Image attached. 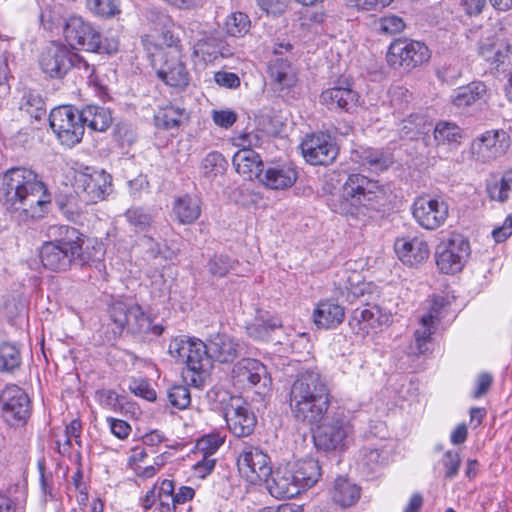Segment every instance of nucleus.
Listing matches in <instances>:
<instances>
[{
	"label": "nucleus",
	"mask_w": 512,
	"mask_h": 512,
	"mask_svg": "<svg viewBox=\"0 0 512 512\" xmlns=\"http://www.w3.org/2000/svg\"><path fill=\"white\" fill-rule=\"evenodd\" d=\"M441 463L445 468V477L453 479L458 474L461 465L460 454L456 451L449 450L444 453Z\"/></svg>",
	"instance_id": "58"
},
{
	"label": "nucleus",
	"mask_w": 512,
	"mask_h": 512,
	"mask_svg": "<svg viewBox=\"0 0 512 512\" xmlns=\"http://www.w3.org/2000/svg\"><path fill=\"white\" fill-rule=\"evenodd\" d=\"M83 127L86 125L93 131L103 132L107 130L112 123V116L107 108L88 105L80 112Z\"/></svg>",
	"instance_id": "35"
},
{
	"label": "nucleus",
	"mask_w": 512,
	"mask_h": 512,
	"mask_svg": "<svg viewBox=\"0 0 512 512\" xmlns=\"http://www.w3.org/2000/svg\"><path fill=\"white\" fill-rule=\"evenodd\" d=\"M169 19L163 17L162 26H156L150 33L142 37V43L152 58V53H158L159 50L167 51L173 48H181L178 44L179 39L174 37L173 33L168 29Z\"/></svg>",
	"instance_id": "29"
},
{
	"label": "nucleus",
	"mask_w": 512,
	"mask_h": 512,
	"mask_svg": "<svg viewBox=\"0 0 512 512\" xmlns=\"http://www.w3.org/2000/svg\"><path fill=\"white\" fill-rule=\"evenodd\" d=\"M108 313L115 325L114 333L121 334L127 330L131 334L159 336L163 332V327L153 325L150 316L136 302L117 300L109 306Z\"/></svg>",
	"instance_id": "5"
},
{
	"label": "nucleus",
	"mask_w": 512,
	"mask_h": 512,
	"mask_svg": "<svg viewBox=\"0 0 512 512\" xmlns=\"http://www.w3.org/2000/svg\"><path fill=\"white\" fill-rule=\"evenodd\" d=\"M73 52L60 42H50L39 55L41 70L51 78H62L73 67Z\"/></svg>",
	"instance_id": "19"
},
{
	"label": "nucleus",
	"mask_w": 512,
	"mask_h": 512,
	"mask_svg": "<svg viewBox=\"0 0 512 512\" xmlns=\"http://www.w3.org/2000/svg\"><path fill=\"white\" fill-rule=\"evenodd\" d=\"M447 301L442 296H436L430 301L428 311L421 317H430L429 321L437 325L444 317Z\"/></svg>",
	"instance_id": "59"
},
{
	"label": "nucleus",
	"mask_w": 512,
	"mask_h": 512,
	"mask_svg": "<svg viewBox=\"0 0 512 512\" xmlns=\"http://www.w3.org/2000/svg\"><path fill=\"white\" fill-rule=\"evenodd\" d=\"M250 28V18L240 11L230 13L223 24L225 33L231 37H243L249 32Z\"/></svg>",
	"instance_id": "44"
},
{
	"label": "nucleus",
	"mask_w": 512,
	"mask_h": 512,
	"mask_svg": "<svg viewBox=\"0 0 512 512\" xmlns=\"http://www.w3.org/2000/svg\"><path fill=\"white\" fill-rule=\"evenodd\" d=\"M470 244L461 234H451L436 248V264L445 274H454L462 270L470 256Z\"/></svg>",
	"instance_id": "11"
},
{
	"label": "nucleus",
	"mask_w": 512,
	"mask_h": 512,
	"mask_svg": "<svg viewBox=\"0 0 512 512\" xmlns=\"http://www.w3.org/2000/svg\"><path fill=\"white\" fill-rule=\"evenodd\" d=\"M0 201L7 210L26 221L43 217L51 199L35 171L13 167L0 175Z\"/></svg>",
	"instance_id": "2"
},
{
	"label": "nucleus",
	"mask_w": 512,
	"mask_h": 512,
	"mask_svg": "<svg viewBox=\"0 0 512 512\" xmlns=\"http://www.w3.org/2000/svg\"><path fill=\"white\" fill-rule=\"evenodd\" d=\"M334 285L336 290L350 301L364 296L371 289V284L364 281L360 272L347 269L337 273Z\"/></svg>",
	"instance_id": "28"
},
{
	"label": "nucleus",
	"mask_w": 512,
	"mask_h": 512,
	"mask_svg": "<svg viewBox=\"0 0 512 512\" xmlns=\"http://www.w3.org/2000/svg\"><path fill=\"white\" fill-rule=\"evenodd\" d=\"M168 353L177 362L185 364L186 370L183 372L185 383L201 388L212 368L207 340L204 342L196 337L177 336L171 339Z\"/></svg>",
	"instance_id": "4"
},
{
	"label": "nucleus",
	"mask_w": 512,
	"mask_h": 512,
	"mask_svg": "<svg viewBox=\"0 0 512 512\" xmlns=\"http://www.w3.org/2000/svg\"><path fill=\"white\" fill-rule=\"evenodd\" d=\"M330 390L323 376L314 370L297 374L289 391V407L299 422L317 425L315 445L325 451L344 450L354 433L351 422L342 412H335L326 419L330 404Z\"/></svg>",
	"instance_id": "1"
},
{
	"label": "nucleus",
	"mask_w": 512,
	"mask_h": 512,
	"mask_svg": "<svg viewBox=\"0 0 512 512\" xmlns=\"http://www.w3.org/2000/svg\"><path fill=\"white\" fill-rule=\"evenodd\" d=\"M106 420L109 424L111 433L115 437H117L120 440L128 438L132 430L128 422L113 417H107Z\"/></svg>",
	"instance_id": "63"
},
{
	"label": "nucleus",
	"mask_w": 512,
	"mask_h": 512,
	"mask_svg": "<svg viewBox=\"0 0 512 512\" xmlns=\"http://www.w3.org/2000/svg\"><path fill=\"white\" fill-rule=\"evenodd\" d=\"M232 143L239 149H253L261 144V136L256 131H243L232 137Z\"/></svg>",
	"instance_id": "56"
},
{
	"label": "nucleus",
	"mask_w": 512,
	"mask_h": 512,
	"mask_svg": "<svg viewBox=\"0 0 512 512\" xmlns=\"http://www.w3.org/2000/svg\"><path fill=\"white\" fill-rule=\"evenodd\" d=\"M213 122L221 127L228 129L233 126L237 120V114L232 110H213L212 111Z\"/></svg>",
	"instance_id": "62"
},
{
	"label": "nucleus",
	"mask_w": 512,
	"mask_h": 512,
	"mask_svg": "<svg viewBox=\"0 0 512 512\" xmlns=\"http://www.w3.org/2000/svg\"><path fill=\"white\" fill-rule=\"evenodd\" d=\"M394 250L399 260L411 267L424 263L430 255L427 241L420 236L398 237L394 243Z\"/></svg>",
	"instance_id": "21"
},
{
	"label": "nucleus",
	"mask_w": 512,
	"mask_h": 512,
	"mask_svg": "<svg viewBox=\"0 0 512 512\" xmlns=\"http://www.w3.org/2000/svg\"><path fill=\"white\" fill-rule=\"evenodd\" d=\"M385 321L387 316L377 305L364 304L352 311L349 327L354 334L365 337L376 332Z\"/></svg>",
	"instance_id": "22"
},
{
	"label": "nucleus",
	"mask_w": 512,
	"mask_h": 512,
	"mask_svg": "<svg viewBox=\"0 0 512 512\" xmlns=\"http://www.w3.org/2000/svg\"><path fill=\"white\" fill-rule=\"evenodd\" d=\"M227 161L221 153L212 151L208 153L201 161V172L209 179H213L224 173Z\"/></svg>",
	"instance_id": "48"
},
{
	"label": "nucleus",
	"mask_w": 512,
	"mask_h": 512,
	"mask_svg": "<svg viewBox=\"0 0 512 512\" xmlns=\"http://www.w3.org/2000/svg\"><path fill=\"white\" fill-rule=\"evenodd\" d=\"M230 408L225 411V419L230 431L237 437L249 436L255 428L256 417L246 404L231 398Z\"/></svg>",
	"instance_id": "25"
},
{
	"label": "nucleus",
	"mask_w": 512,
	"mask_h": 512,
	"mask_svg": "<svg viewBox=\"0 0 512 512\" xmlns=\"http://www.w3.org/2000/svg\"><path fill=\"white\" fill-rule=\"evenodd\" d=\"M186 116L185 109L174 105H167L159 109L154 119L157 127L168 130L179 127Z\"/></svg>",
	"instance_id": "42"
},
{
	"label": "nucleus",
	"mask_w": 512,
	"mask_h": 512,
	"mask_svg": "<svg viewBox=\"0 0 512 512\" xmlns=\"http://www.w3.org/2000/svg\"><path fill=\"white\" fill-rule=\"evenodd\" d=\"M301 151L304 159L311 165H329L338 154L334 140L325 133L306 136L301 143Z\"/></svg>",
	"instance_id": "20"
},
{
	"label": "nucleus",
	"mask_w": 512,
	"mask_h": 512,
	"mask_svg": "<svg viewBox=\"0 0 512 512\" xmlns=\"http://www.w3.org/2000/svg\"><path fill=\"white\" fill-rule=\"evenodd\" d=\"M239 473L250 483L256 484L271 474L269 456L259 447L245 444L237 457Z\"/></svg>",
	"instance_id": "15"
},
{
	"label": "nucleus",
	"mask_w": 512,
	"mask_h": 512,
	"mask_svg": "<svg viewBox=\"0 0 512 512\" xmlns=\"http://www.w3.org/2000/svg\"><path fill=\"white\" fill-rule=\"evenodd\" d=\"M214 80L218 85L229 89H235L240 86V78L233 72H216L214 75Z\"/></svg>",
	"instance_id": "64"
},
{
	"label": "nucleus",
	"mask_w": 512,
	"mask_h": 512,
	"mask_svg": "<svg viewBox=\"0 0 512 512\" xmlns=\"http://www.w3.org/2000/svg\"><path fill=\"white\" fill-rule=\"evenodd\" d=\"M268 72L272 82L279 90L289 89L297 83L296 72L286 59L276 58L271 61Z\"/></svg>",
	"instance_id": "33"
},
{
	"label": "nucleus",
	"mask_w": 512,
	"mask_h": 512,
	"mask_svg": "<svg viewBox=\"0 0 512 512\" xmlns=\"http://www.w3.org/2000/svg\"><path fill=\"white\" fill-rule=\"evenodd\" d=\"M288 465L278 467L275 471L263 481L266 482V488L269 493L277 498H293L300 494L299 488L295 483V478Z\"/></svg>",
	"instance_id": "27"
},
{
	"label": "nucleus",
	"mask_w": 512,
	"mask_h": 512,
	"mask_svg": "<svg viewBox=\"0 0 512 512\" xmlns=\"http://www.w3.org/2000/svg\"><path fill=\"white\" fill-rule=\"evenodd\" d=\"M319 101L329 110L352 112L359 105V95L349 85H336L322 91Z\"/></svg>",
	"instance_id": "24"
},
{
	"label": "nucleus",
	"mask_w": 512,
	"mask_h": 512,
	"mask_svg": "<svg viewBox=\"0 0 512 512\" xmlns=\"http://www.w3.org/2000/svg\"><path fill=\"white\" fill-rule=\"evenodd\" d=\"M152 67L157 77L166 85L184 89L190 82V73L184 60L182 48L152 53Z\"/></svg>",
	"instance_id": "6"
},
{
	"label": "nucleus",
	"mask_w": 512,
	"mask_h": 512,
	"mask_svg": "<svg viewBox=\"0 0 512 512\" xmlns=\"http://www.w3.org/2000/svg\"><path fill=\"white\" fill-rule=\"evenodd\" d=\"M234 263L228 256H215L209 262V270L214 276L223 277L233 268Z\"/></svg>",
	"instance_id": "60"
},
{
	"label": "nucleus",
	"mask_w": 512,
	"mask_h": 512,
	"mask_svg": "<svg viewBox=\"0 0 512 512\" xmlns=\"http://www.w3.org/2000/svg\"><path fill=\"white\" fill-rule=\"evenodd\" d=\"M21 364L18 348L10 343L0 344V372H12Z\"/></svg>",
	"instance_id": "49"
},
{
	"label": "nucleus",
	"mask_w": 512,
	"mask_h": 512,
	"mask_svg": "<svg viewBox=\"0 0 512 512\" xmlns=\"http://www.w3.org/2000/svg\"><path fill=\"white\" fill-rule=\"evenodd\" d=\"M20 109L35 120H40L46 115L44 99L34 92H27L23 95Z\"/></svg>",
	"instance_id": "47"
},
{
	"label": "nucleus",
	"mask_w": 512,
	"mask_h": 512,
	"mask_svg": "<svg viewBox=\"0 0 512 512\" xmlns=\"http://www.w3.org/2000/svg\"><path fill=\"white\" fill-rule=\"evenodd\" d=\"M49 124L61 144L67 147L79 143L84 135L80 113L70 105L52 109Z\"/></svg>",
	"instance_id": "8"
},
{
	"label": "nucleus",
	"mask_w": 512,
	"mask_h": 512,
	"mask_svg": "<svg viewBox=\"0 0 512 512\" xmlns=\"http://www.w3.org/2000/svg\"><path fill=\"white\" fill-rule=\"evenodd\" d=\"M40 22L44 29L52 31L61 24V15L51 7H45L40 13Z\"/></svg>",
	"instance_id": "61"
},
{
	"label": "nucleus",
	"mask_w": 512,
	"mask_h": 512,
	"mask_svg": "<svg viewBox=\"0 0 512 512\" xmlns=\"http://www.w3.org/2000/svg\"><path fill=\"white\" fill-rule=\"evenodd\" d=\"M233 165L248 180L258 179L263 170V162L253 149H239L233 156Z\"/></svg>",
	"instance_id": "32"
},
{
	"label": "nucleus",
	"mask_w": 512,
	"mask_h": 512,
	"mask_svg": "<svg viewBox=\"0 0 512 512\" xmlns=\"http://www.w3.org/2000/svg\"><path fill=\"white\" fill-rule=\"evenodd\" d=\"M375 28L381 34L393 35L404 30L405 22L399 16L387 15L375 22Z\"/></svg>",
	"instance_id": "51"
},
{
	"label": "nucleus",
	"mask_w": 512,
	"mask_h": 512,
	"mask_svg": "<svg viewBox=\"0 0 512 512\" xmlns=\"http://www.w3.org/2000/svg\"><path fill=\"white\" fill-rule=\"evenodd\" d=\"M511 49V43L502 29L483 36L478 44L479 56L495 69L510 62Z\"/></svg>",
	"instance_id": "18"
},
{
	"label": "nucleus",
	"mask_w": 512,
	"mask_h": 512,
	"mask_svg": "<svg viewBox=\"0 0 512 512\" xmlns=\"http://www.w3.org/2000/svg\"><path fill=\"white\" fill-rule=\"evenodd\" d=\"M384 461L383 451L378 447L364 446L357 457V466L365 474L375 472Z\"/></svg>",
	"instance_id": "41"
},
{
	"label": "nucleus",
	"mask_w": 512,
	"mask_h": 512,
	"mask_svg": "<svg viewBox=\"0 0 512 512\" xmlns=\"http://www.w3.org/2000/svg\"><path fill=\"white\" fill-rule=\"evenodd\" d=\"M355 154L362 166H366L374 171H382L389 165V159L382 152L375 149L362 148L359 151H355Z\"/></svg>",
	"instance_id": "46"
},
{
	"label": "nucleus",
	"mask_w": 512,
	"mask_h": 512,
	"mask_svg": "<svg viewBox=\"0 0 512 512\" xmlns=\"http://www.w3.org/2000/svg\"><path fill=\"white\" fill-rule=\"evenodd\" d=\"M73 187L75 192L83 194L87 202L104 199L111 185V176L104 170L83 167L74 172Z\"/></svg>",
	"instance_id": "14"
},
{
	"label": "nucleus",
	"mask_w": 512,
	"mask_h": 512,
	"mask_svg": "<svg viewBox=\"0 0 512 512\" xmlns=\"http://www.w3.org/2000/svg\"><path fill=\"white\" fill-rule=\"evenodd\" d=\"M288 466L300 493L312 488L322 475L318 461L312 458L302 459Z\"/></svg>",
	"instance_id": "31"
},
{
	"label": "nucleus",
	"mask_w": 512,
	"mask_h": 512,
	"mask_svg": "<svg viewBox=\"0 0 512 512\" xmlns=\"http://www.w3.org/2000/svg\"><path fill=\"white\" fill-rule=\"evenodd\" d=\"M223 41L215 36L199 39L193 47V54L204 62H211L222 56Z\"/></svg>",
	"instance_id": "39"
},
{
	"label": "nucleus",
	"mask_w": 512,
	"mask_h": 512,
	"mask_svg": "<svg viewBox=\"0 0 512 512\" xmlns=\"http://www.w3.org/2000/svg\"><path fill=\"white\" fill-rule=\"evenodd\" d=\"M281 326L282 322L276 316L267 319L259 317L255 319L254 323L247 327V332L253 339L267 340L270 337V333Z\"/></svg>",
	"instance_id": "45"
},
{
	"label": "nucleus",
	"mask_w": 512,
	"mask_h": 512,
	"mask_svg": "<svg viewBox=\"0 0 512 512\" xmlns=\"http://www.w3.org/2000/svg\"><path fill=\"white\" fill-rule=\"evenodd\" d=\"M413 219L423 229L434 231L443 226L449 215L448 204L429 195L417 197L411 207Z\"/></svg>",
	"instance_id": "12"
},
{
	"label": "nucleus",
	"mask_w": 512,
	"mask_h": 512,
	"mask_svg": "<svg viewBox=\"0 0 512 512\" xmlns=\"http://www.w3.org/2000/svg\"><path fill=\"white\" fill-rule=\"evenodd\" d=\"M486 190L491 200L504 202L512 196V170L506 171L501 178L492 177L487 181Z\"/></svg>",
	"instance_id": "38"
},
{
	"label": "nucleus",
	"mask_w": 512,
	"mask_h": 512,
	"mask_svg": "<svg viewBox=\"0 0 512 512\" xmlns=\"http://www.w3.org/2000/svg\"><path fill=\"white\" fill-rule=\"evenodd\" d=\"M344 318V308L333 299L319 301L313 310V321L318 328H335Z\"/></svg>",
	"instance_id": "30"
},
{
	"label": "nucleus",
	"mask_w": 512,
	"mask_h": 512,
	"mask_svg": "<svg viewBox=\"0 0 512 512\" xmlns=\"http://www.w3.org/2000/svg\"><path fill=\"white\" fill-rule=\"evenodd\" d=\"M463 138V130L455 123L440 121L435 126L434 139L438 145L460 144Z\"/></svg>",
	"instance_id": "40"
},
{
	"label": "nucleus",
	"mask_w": 512,
	"mask_h": 512,
	"mask_svg": "<svg viewBox=\"0 0 512 512\" xmlns=\"http://www.w3.org/2000/svg\"><path fill=\"white\" fill-rule=\"evenodd\" d=\"M231 381L238 390L266 388L270 383L266 366L257 359L243 358L231 370Z\"/></svg>",
	"instance_id": "17"
},
{
	"label": "nucleus",
	"mask_w": 512,
	"mask_h": 512,
	"mask_svg": "<svg viewBox=\"0 0 512 512\" xmlns=\"http://www.w3.org/2000/svg\"><path fill=\"white\" fill-rule=\"evenodd\" d=\"M509 146L510 139L504 130H487L470 143L469 158L476 164H487L504 155Z\"/></svg>",
	"instance_id": "9"
},
{
	"label": "nucleus",
	"mask_w": 512,
	"mask_h": 512,
	"mask_svg": "<svg viewBox=\"0 0 512 512\" xmlns=\"http://www.w3.org/2000/svg\"><path fill=\"white\" fill-rule=\"evenodd\" d=\"M332 498L340 506L350 507L359 500L360 487L346 478L339 477L335 481Z\"/></svg>",
	"instance_id": "37"
},
{
	"label": "nucleus",
	"mask_w": 512,
	"mask_h": 512,
	"mask_svg": "<svg viewBox=\"0 0 512 512\" xmlns=\"http://www.w3.org/2000/svg\"><path fill=\"white\" fill-rule=\"evenodd\" d=\"M225 436L220 433L208 434L197 441L196 448L205 456H212L224 443Z\"/></svg>",
	"instance_id": "53"
},
{
	"label": "nucleus",
	"mask_w": 512,
	"mask_h": 512,
	"mask_svg": "<svg viewBox=\"0 0 512 512\" xmlns=\"http://www.w3.org/2000/svg\"><path fill=\"white\" fill-rule=\"evenodd\" d=\"M377 181L360 174H352L345 181L342 188V202L339 212L345 215H356L360 208L367 206L379 191Z\"/></svg>",
	"instance_id": "7"
},
{
	"label": "nucleus",
	"mask_w": 512,
	"mask_h": 512,
	"mask_svg": "<svg viewBox=\"0 0 512 512\" xmlns=\"http://www.w3.org/2000/svg\"><path fill=\"white\" fill-rule=\"evenodd\" d=\"M172 211L179 223L191 224L200 216V200L190 195L179 196L174 200Z\"/></svg>",
	"instance_id": "34"
},
{
	"label": "nucleus",
	"mask_w": 512,
	"mask_h": 512,
	"mask_svg": "<svg viewBox=\"0 0 512 512\" xmlns=\"http://www.w3.org/2000/svg\"><path fill=\"white\" fill-rule=\"evenodd\" d=\"M430 317H421L418 327L414 332L415 351L418 354H424L429 350V344L432 341V335L436 330L435 324L429 321Z\"/></svg>",
	"instance_id": "43"
},
{
	"label": "nucleus",
	"mask_w": 512,
	"mask_h": 512,
	"mask_svg": "<svg viewBox=\"0 0 512 512\" xmlns=\"http://www.w3.org/2000/svg\"><path fill=\"white\" fill-rule=\"evenodd\" d=\"M298 178L296 168L291 163H270L263 168L259 181L272 190H285L294 185Z\"/></svg>",
	"instance_id": "23"
},
{
	"label": "nucleus",
	"mask_w": 512,
	"mask_h": 512,
	"mask_svg": "<svg viewBox=\"0 0 512 512\" xmlns=\"http://www.w3.org/2000/svg\"><path fill=\"white\" fill-rule=\"evenodd\" d=\"M430 52L428 47L420 41L408 38L394 40L387 52V62L393 67L412 69L428 61Z\"/></svg>",
	"instance_id": "13"
},
{
	"label": "nucleus",
	"mask_w": 512,
	"mask_h": 512,
	"mask_svg": "<svg viewBox=\"0 0 512 512\" xmlns=\"http://www.w3.org/2000/svg\"><path fill=\"white\" fill-rule=\"evenodd\" d=\"M48 232L53 239L43 243L40 260L49 270L67 271L73 264L90 265L101 261L104 256L102 243L85 239V236L74 227L53 225Z\"/></svg>",
	"instance_id": "3"
},
{
	"label": "nucleus",
	"mask_w": 512,
	"mask_h": 512,
	"mask_svg": "<svg viewBox=\"0 0 512 512\" xmlns=\"http://www.w3.org/2000/svg\"><path fill=\"white\" fill-rule=\"evenodd\" d=\"M125 218L130 225L140 231L148 228L153 221L152 215L140 207H132L128 209L125 212Z\"/></svg>",
	"instance_id": "52"
},
{
	"label": "nucleus",
	"mask_w": 512,
	"mask_h": 512,
	"mask_svg": "<svg viewBox=\"0 0 512 512\" xmlns=\"http://www.w3.org/2000/svg\"><path fill=\"white\" fill-rule=\"evenodd\" d=\"M206 340L211 362L232 363L240 355L239 341L226 333L212 334Z\"/></svg>",
	"instance_id": "26"
},
{
	"label": "nucleus",
	"mask_w": 512,
	"mask_h": 512,
	"mask_svg": "<svg viewBox=\"0 0 512 512\" xmlns=\"http://www.w3.org/2000/svg\"><path fill=\"white\" fill-rule=\"evenodd\" d=\"M487 87L483 82L475 81L455 90L452 102L458 108H466L484 100Z\"/></svg>",
	"instance_id": "36"
},
{
	"label": "nucleus",
	"mask_w": 512,
	"mask_h": 512,
	"mask_svg": "<svg viewBox=\"0 0 512 512\" xmlns=\"http://www.w3.org/2000/svg\"><path fill=\"white\" fill-rule=\"evenodd\" d=\"M168 399L174 407L185 409L191 403L190 391L185 385H174L168 391Z\"/></svg>",
	"instance_id": "54"
},
{
	"label": "nucleus",
	"mask_w": 512,
	"mask_h": 512,
	"mask_svg": "<svg viewBox=\"0 0 512 512\" xmlns=\"http://www.w3.org/2000/svg\"><path fill=\"white\" fill-rule=\"evenodd\" d=\"M1 418L10 427L26 424L31 414L27 393L15 384H8L0 393Z\"/></svg>",
	"instance_id": "10"
},
{
	"label": "nucleus",
	"mask_w": 512,
	"mask_h": 512,
	"mask_svg": "<svg viewBox=\"0 0 512 512\" xmlns=\"http://www.w3.org/2000/svg\"><path fill=\"white\" fill-rule=\"evenodd\" d=\"M129 390L136 396L142 397L148 401L156 400V392L145 379H132L129 383Z\"/></svg>",
	"instance_id": "57"
},
{
	"label": "nucleus",
	"mask_w": 512,
	"mask_h": 512,
	"mask_svg": "<svg viewBox=\"0 0 512 512\" xmlns=\"http://www.w3.org/2000/svg\"><path fill=\"white\" fill-rule=\"evenodd\" d=\"M95 397L100 406L106 410L117 412L122 408L120 396L113 390H98Z\"/></svg>",
	"instance_id": "55"
},
{
	"label": "nucleus",
	"mask_w": 512,
	"mask_h": 512,
	"mask_svg": "<svg viewBox=\"0 0 512 512\" xmlns=\"http://www.w3.org/2000/svg\"><path fill=\"white\" fill-rule=\"evenodd\" d=\"M87 8L96 16L110 18L120 13L119 0H86Z\"/></svg>",
	"instance_id": "50"
},
{
	"label": "nucleus",
	"mask_w": 512,
	"mask_h": 512,
	"mask_svg": "<svg viewBox=\"0 0 512 512\" xmlns=\"http://www.w3.org/2000/svg\"><path fill=\"white\" fill-rule=\"evenodd\" d=\"M64 38L73 49L81 48L89 52L101 50L100 33L83 18L71 16L65 23Z\"/></svg>",
	"instance_id": "16"
}]
</instances>
